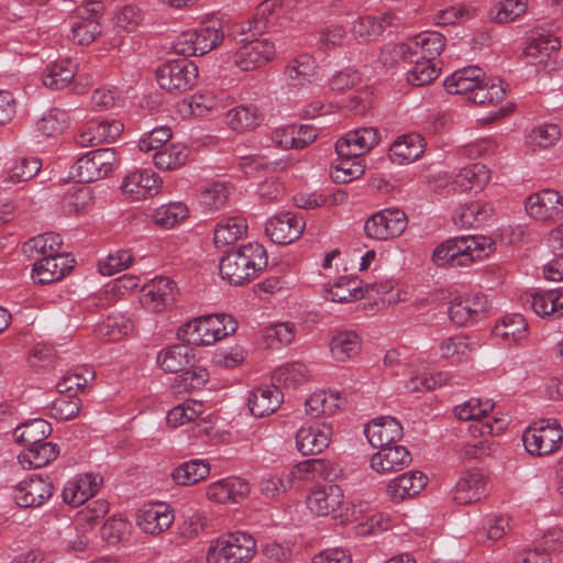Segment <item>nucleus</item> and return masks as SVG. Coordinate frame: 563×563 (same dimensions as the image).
<instances>
[{
	"instance_id": "nucleus-1",
	"label": "nucleus",
	"mask_w": 563,
	"mask_h": 563,
	"mask_svg": "<svg viewBox=\"0 0 563 563\" xmlns=\"http://www.w3.org/2000/svg\"><path fill=\"white\" fill-rule=\"evenodd\" d=\"M267 263L265 247L257 242H250L223 255L219 271L222 279L239 286L255 278Z\"/></svg>"
},
{
	"instance_id": "nucleus-2",
	"label": "nucleus",
	"mask_w": 563,
	"mask_h": 563,
	"mask_svg": "<svg viewBox=\"0 0 563 563\" xmlns=\"http://www.w3.org/2000/svg\"><path fill=\"white\" fill-rule=\"evenodd\" d=\"M492 241L485 236L462 235L449 239L435 247L432 261L437 266H468L488 255Z\"/></svg>"
},
{
	"instance_id": "nucleus-3",
	"label": "nucleus",
	"mask_w": 563,
	"mask_h": 563,
	"mask_svg": "<svg viewBox=\"0 0 563 563\" xmlns=\"http://www.w3.org/2000/svg\"><path fill=\"white\" fill-rule=\"evenodd\" d=\"M236 328V321L229 314H207L183 324L178 329L177 336L187 344L211 345L234 333Z\"/></svg>"
},
{
	"instance_id": "nucleus-4",
	"label": "nucleus",
	"mask_w": 563,
	"mask_h": 563,
	"mask_svg": "<svg viewBox=\"0 0 563 563\" xmlns=\"http://www.w3.org/2000/svg\"><path fill=\"white\" fill-rule=\"evenodd\" d=\"M495 404L490 399L471 398L454 408L455 417L462 421H472L468 431L472 437L497 435L507 426L504 418L490 416Z\"/></svg>"
},
{
	"instance_id": "nucleus-5",
	"label": "nucleus",
	"mask_w": 563,
	"mask_h": 563,
	"mask_svg": "<svg viewBox=\"0 0 563 563\" xmlns=\"http://www.w3.org/2000/svg\"><path fill=\"white\" fill-rule=\"evenodd\" d=\"M256 552L254 538L245 532L222 536L212 543L207 553V563H246Z\"/></svg>"
},
{
	"instance_id": "nucleus-6",
	"label": "nucleus",
	"mask_w": 563,
	"mask_h": 563,
	"mask_svg": "<svg viewBox=\"0 0 563 563\" xmlns=\"http://www.w3.org/2000/svg\"><path fill=\"white\" fill-rule=\"evenodd\" d=\"M329 463L322 459H311L298 463L289 472L280 475H269L262 479L260 490L267 498H274L291 488L296 479H314L327 476Z\"/></svg>"
},
{
	"instance_id": "nucleus-7",
	"label": "nucleus",
	"mask_w": 563,
	"mask_h": 563,
	"mask_svg": "<svg viewBox=\"0 0 563 563\" xmlns=\"http://www.w3.org/2000/svg\"><path fill=\"white\" fill-rule=\"evenodd\" d=\"M224 40V31L218 21L200 24L195 30L183 32L174 42V49L181 55H205Z\"/></svg>"
},
{
	"instance_id": "nucleus-8",
	"label": "nucleus",
	"mask_w": 563,
	"mask_h": 563,
	"mask_svg": "<svg viewBox=\"0 0 563 563\" xmlns=\"http://www.w3.org/2000/svg\"><path fill=\"white\" fill-rule=\"evenodd\" d=\"M189 352L186 344L173 345L158 354L157 363L165 372H183L180 377L186 388L199 389L207 383L208 372L205 368L186 369L190 362Z\"/></svg>"
},
{
	"instance_id": "nucleus-9",
	"label": "nucleus",
	"mask_w": 563,
	"mask_h": 563,
	"mask_svg": "<svg viewBox=\"0 0 563 563\" xmlns=\"http://www.w3.org/2000/svg\"><path fill=\"white\" fill-rule=\"evenodd\" d=\"M117 162V152L112 147L88 152L71 166L69 178L79 184L96 181L111 173Z\"/></svg>"
},
{
	"instance_id": "nucleus-10",
	"label": "nucleus",
	"mask_w": 563,
	"mask_h": 563,
	"mask_svg": "<svg viewBox=\"0 0 563 563\" xmlns=\"http://www.w3.org/2000/svg\"><path fill=\"white\" fill-rule=\"evenodd\" d=\"M563 431L556 420H542L529 427L522 434L528 453L548 455L555 452L562 442Z\"/></svg>"
},
{
	"instance_id": "nucleus-11",
	"label": "nucleus",
	"mask_w": 563,
	"mask_h": 563,
	"mask_svg": "<svg viewBox=\"0 0 563 563\" xmlns=\"http://www.w3.org/2000/svg\"><path fill=\"white\" fill-rule=\"evenodd\" d=\"M408 225L406 213L398 208H386L371 216L364 224L367 238L387 241L398 238Z\"/></svg>"
},
{
	"instance_id": "nucleus-12",
	"label": "nucleus",
	"mask_w": 563,
	"mask_h": 563,
	"mask_svg": "<svg viewBox=\"0 0 563 563\" xmlns=\"http://www.w3.org/2000/svg\"><path fill=\"white\" fill-rule=\"evenodd\" d=\"M198 78V67L188 59L170 60L156 70L158 86L168 92H185Z\"/></svg>"
},
{
	"instance_id": "nucleus-13",
	"label": "nucleus",
	"mask_w": 563,
	"mask_h": 563,
	"mask_svg": "<svg viewBox=\"0 0 563 563\" xmlns=\"http://www.w3.org/2000/svg\"><path fill=\"white\" fill-rule=\"evenodd\" d=\"M276 55V45L266 37L243 40L232 55L233 64L243 71L265 66Z\"/></svg>"
},
{
	"instance_id": "nucleus-14",
	"label": "nucleus",
	"mask_w": 563,
	"mask_h": 563,
	"mask_svg": "<svg viewBox=\"0 0 563 563\" xmlns=\"http://www.w3.org/2000/svg\"><path fill=\"white\" fill-rule=\"evenodd\" d=\"M53 490L54 486L47 477L32 475L13 488L12 498L21 508H36L52 497Z\"/></svg>"
},
{
	"instance_id": "nucleus-15",
	"label": "nucleus",
	"mask_w": 563,
	"mask_h": 563,
	"mask_svg": "<svg viewBox=\"0 0 563 563\" xmlns=\"http://www.w3.org/2000/svg\"><path fill=\"white\" fill-rule=\"evenodd\" d=\"M488 309L487 297L479 292L454 296L449 306L450 319L457 325H466L481 319Z\"/></svg>"
},
{
	"instance_id": "nucleus-16",
	"label": "nucleus",
	"mask_w": 563,
	"mask_h": 563,
	"mask_svg": "<svg viewBox=\"0 0 563 563\" xmlns=\"http://www.w3.org/2000/svg\"><path fill=\"white\" fill-rule=\"evenodd\" d=\"M123 129L124 125L119 120H90L79 130L76 135V143L81 147L110 143L120 136Z\"/></svg>"
},
{
	"instance_id": "nucleus-17",
	"label": "nucleus",
	"mask_w": 563,
	"mask_h": 563,
	"mask_svg": "<svg viewBox=\"0 0 563 563\" xmlns=\"http://www.w3.org/2000/svg\"><path fill=\"white\" fill-rule=\"evenodd\" d=\"M137 527L147 534L158 536L170 528L174 510L165 503L146 504L136 512Z\"/></svg>"
},
{
	"instance_id": "nucleus-18",
	"label": "nucleus",
	"mask_w": 563,
	"mask_h": 563,
	"mask_svg": "<svg viewBox=\"0 0 563 563\" xmlns=\"http://www.w3.org/2000/svg\"><path fill=\"white\" fill-rule=\"evenodd\" d=\"M305 221L291 212H282L268 220L265 227L266 235L276 244H290L303 232Z\"/></svg>"
},
{
	"instance_id": "nucleus-19",
	"label": "nucleus",
	"mask_w": 563,
	"mask_h": 563,
	"mask_svg": "<svg viewBox=\"0 0 563 563\" xmlns=\"http://www.w3.org/2000/svg\"><path fill=\"white\" fill-rule=\"evenodd\" d=\"M487 494L486 476L479 470L472 468L461 474L452 490V498L459 505H470Z\"/></svg>"
},
{
	"instance_id": "nucleus-20",
	"label": "nucleus",
	"mask_w": 563,
	"mask_h": 563,
	"mask_svg": "<svg viewBox=\"0 0 563 563\" xmlns=\"http://www.w3.org/2000/svg\"><path fill=\"white\" fill-rule=\"evenodd\" d=\"M379 142L377 129L368 126L350 131L335 143L339 156H361L369 152Z\"/></svg>"
},
{
	"instance_id": "nucleus-21",
	"label": "nucleus",
	"mask_w": 563,
	"mask_h": 563,
	"mask_svg": "<svg viewBox=\"0 0 563 563\" xmlns=\"http://www.w3.org/2000/svg\"><path fill=\"white\" fill-rule=\"evenodd\" d=\"M525 207L536 220H553L563 213V197L556 190L544 189L530 195Z\"/></svg>"
},
{
	"instance_id": "nucleus-22",
	"label": "nucleus",
	"mask_w": 563,
	"mask_h": 563,
	"mask_svg": "<svg viewBox=\"0 0 563 563\" xmlns=\"http://www.w3.org/2000/svg\"><path fill=\"white\" fill-rule=\"evenodd\" d=\"M99 8H80L71 18V40L78 45H89L102 33Z\"/></svg>"
},
{
	"instance_id": "nucleus-23",
	"label": "nucleus",
	"mask_w": 563,
	"mask_h": 563,
	"mask_svg": "<svg viewBox=\"0 0 563 563\" xmlns=\"http://www.w3.org/2000/svg\"><path fill=\"white\" fill-rule=\"evenodd\" d=\"M332 427L316 422L301 427L296 433V448L302 455L319 454L329 446Z\"/></svg>"
},
{
	"instance_id": "nucleus-24",
	"label": "nucleus",
	"mask_w": 563,
	"mask_h": 563,
	"mask_svg": "<svg viewBox=\"0 0 563 563\" xmlns=\"http://www.w3.org/2000/svg\"><path fill=\"white\" fill-rule=\"evenodd\" d=\"M159 181L152 169H137L124 177L121 189L132 200H143L158 192Z\"/></svg>"
},
{
	"instance_id": "nucleus-25",
	"label": "nucleus",
	"mask_w": 563,
	"mask_h": 563,
	"mask_svg": "<svg viewBox=\"0 0 563 563\" xmlns=\"http://www.w3.org/2000/svg\"><path fill=\"white\" fill-rule=\"evenodd\" d=\"M249 493V483L234 476L213 482L206 488L207 498L217 504L240 503Z\"/></svg>"
},
{
	"instance_id": "nucleus-26",
	"label": "nucleus",
	"mask_w": 563,
	"mask_h": 563,
	"mask_svg": "<svg viewBox=\"0 0 563 563\" xmlns=\"http://www.w3.org/2000/svg\"><path fill=\"white\" fill-rule=\"evenodd\" d=\"M561 47V41L552 35H539L532 37L523 49V58L527 64L541 67L545 71L554 69L550 67L552 55Z\"/></svg>"
},
{
	"instance_id": "nucleus-27",
	"label": "nucleus",
	"mask_w": 563,
	"mask_h": 563,
	"mask_svg": "<svg viewBox=\"0 0 563 563\" xmlns=\"http://www.w3.org/2000/svg\"><path fill=\"white\" fill-rule=\"evenodd\" d=\"M102 476L87 473L68 481L63 489V499L73 507H79L97 494Z\"/></svg>"
},
{
	"instance_id": "nucleus-28",
	"label": "nucleus",
	"mask_w": 563,
	"mask_h": 563,
	"mask_svg": "<svg viewBox=\"0 0 563 563\" xmlns=\"http://www.w3.org/2000/svg\"><path fill=\"white\" fill-rule=\"evenodd\" d=\"M364 433L373 448L397 443L402 438V427L393 417H379L365 426Z\"/></svg>"
},
{
	"instance_id": "nucleus-29",
	"label": "nucleus",
	"mask_w": 563,
	"mask_h": 563,
	"mask_svg": "<svg viewBox=\"0 0 563 563\" xmlns=\"http://www.w3.org/2000/svg\"><path fill=\"white\" fill-rule=\"evenodd\" d=\"M378 449L379 451L371 459V467L377 473L401 471L412 461L409 450L404 445L395 443Z\"/></svg>"
},
{
	"instance_id": "nucleus-30",
	"label": "nucleus",
	"mask_w": 563,
	"mask_h": 563,
	"mask_svg": "<svg viewBox=\"0 0 563 563\" xmlns=\"http://www.w3.org/2000/svg\"><path fill=\"white\" fill-rule=\"evenodd\" d=\"M283 400V391L277 386H260L250 391L247 407L254 417L262 418L274 413Z\"/></svg>"
},
{
	"instance_id": "nucleus-31",
	"label": "nucleus",
	"mask_w": 563,
	"mask_h": 563,
	"mask_svg": "<svg viewBox=\"0 0 563 563\" xmlns=\"http://www.w3.org/2000/svg\"><path fill=\"white\" fill-rule=\"evenodd\" d=\"M71 262L73 260L62 252L47 258H40L34 263L32 278L42 285L57 282L70 272Z\"/></svg>"
},
{
	"instance_id": "nucleus-32",
	"label": "nucleus",
	"mask_w": 563,
	"mask_h": 563,
	"mask_svg": "<svg viewBox=\"0 0 563 563\" xmlns=\"http://www.w3.org/2000/svg\"><path fill=\"white\" fill-rule=\"evenodd\" d=\"M175 283L167 277H156L142 288V305L152 311H162L174 301Z\"/></svg>"
},
{
	"instance_id": "nucleus-33",
	"label": "nucleus",
	"mask_w": 563,
	"mask_h": 563,
	"mask_svg": "<svg viewBox=\"0 0 563 563\" xmlns=\"http://www.w3.org/2000/svg\"><path fill=\"white\" fill-rule=\"evenodd\" d=\"M424 148V137L418 133H409L394 141L389 147L388 156L393 163L410 164L422 156Z\"/></svg>"
},
{
	"instance_id": "nucleus-34",
	"label": "nucleus",
	"mask_w": 563,
	"mask_h": 563,
	"mask_svg": "<svg viewBox=\"0 0 563 563\" xmlns=\"http://www.w3.org/2000/svg\"><path fill=\"white\" fill-rule=\"evenodd\" d=\"M343 497V490L339 485H324L311 490L307 497V506L318 516H328L338 509Z\"/></svg>"
},
{
	"instance_id": "nucleus-35",
	"label": "nucleus",
	"mask_w": 563,
	"mask_h": 563,
	"mask_svg": "<svg viewBox=\"0 0 563 563\" xmlns=\"http://www.w3.org/2000/svg\"><path fill=\"white\" fill-rule=\"evenodd\" d=\"M225 120L230 130L244 133L258 128L264 121V114L253 103L239 104L227 111Z\"/></svg>"
},
{
	"instance_id": "nucleus-36",
	"label": "nucleus",
	"mask_w": 563,
	"mask_h": 563,
	"mask_svg": "<svg viewBox=\"0 0 563 563\" xmlns=\"http://www.w3.org/2000/svg\"><path fill=\"white\" fill-rule=\"evenodd\" d=\"M78 71V63L70 58L58 59L46 65L42 74L43 85L52 90L66 88Z\"/></svg>"
},
{
	"instance_id": "nucleus-37",
	"label": "nucleus",
	"mask_w": 563,
	"mask_h": 563,
	"mask_svg": "<svg viewBox=\"0 0 563 563\" xmlns=\"http://www.w3.org/2000/svg\"><path fill=\"white\" fill-rule=\"evenodd\" d=\"M426 485L427 476L424 474L418 471L407 472L390 481L386 494L390 500L399 503L419 494Z\"/></svg>"
},
{
	"instance_id": "nucleus-38",
	"label": "nucleus",
	"mask_w": 563,
	"mask_h": 563,
	"mask_svg": "<svg viewBox=\"0 0 563 563\" xmlns=\"http://www.w3.org/2000/svg\"><path fill=\"white\" fill-rule=\"evenodd\" d=\"M406 45L410 48V59L418 56L435 60L445 46V37L435 31H424L410 38Z\"/></svg>"
},
{
	"instance_id": "nucleus-39",
	"label": "nucleus",
	"mask_w": 563,
	"mask_h": 563,
	"mask_svg": "<svg viewBox=\"0 0 563 563\" xmlns=\"http://www.w3.org/2000/svg\"><path fill=\"white\" fill-rule=\"evenodd\" d=\"M26 448L18 455V461L23 468L44 467L59 454L57 444L43 441L34 445H25Z\"/></svg>"
},
{
	"instance_id": "nucleus-40",
	"label": "nucleus",
	"mask_w": 563,
	"mask_h": 563,
	"mask_svg": "<svg viewBox=\"0 0 563 563\" xmlns=\"http://www.w3.org/2000/svg\"><path fill=\"white\" fill-rule=\"evenodd\" d=\"M485 76L482 68L467 66L455 70L444 80V87L452 95H467L473 92L478 82Z\"/></svg>"
},
{
	"instance_id": "nucleus-41",
	"label": "nucleus",
	"mask_w": 563,
	"mask_h": 563,
	"mask_svg": "<svg viewBox=\"0 0 563 563\" xmlns=\"http://www.w3.org/2000/svg\"><path fill=\"white\" fill-rule=\"evenodd\" d=\"M493 212L490 203L473 201L459 207L453 214V221L460 228H477L485 224Z\"/></svg>"
},
{
	"instance_id": "nucleus-42",
	"label": "nucleus",
	"mask_w": 563,
	"mask_h": 563,
	"mask_svg": "<svg viewBox=\"0 0 563 563\" xmlns=\"http://www.w3.org/2000/svg\"><path fill=\"white\" fill-rule=\"evenodd\" d=\"M63 241L59 234L47 232L26 241L22 252L30 260L37 262L40 258H47L60 253Z\"/></svg>"
},
{
	"instance_id": "nucleus-43",
	"label": "nucleus",
	"mask_w": 563,
	"mask_h": 563,
	"mask_svg": "<svg viewBox=\"0 0 563 563\" xmlns=\"http://www.w3.org/2000/svg\"><path fill=\"white\" fill-rule=\"evenodd\" d=\"M361 338L355 331H340L330 341V352L334 361L344 363L361 351Z\"/></svg>"
},
{
	"instance_id": "nucleus-44",
	"label": "nucleus",
	"mask_w": 563,
	"mask_h": 563,
	"mask_svg": "<svg viewBox=\"0 0 563 563\" xmlns=\"http://www.w3.org/2000/svg\"><path fill=\"white\" fill-rule=\"evenodd\" d=\"M489 179V172L483 164H470L462 168L452 181L454 191L481 190Z\"/></svg>"
},
{
	"instance_id": "nucleus-45",
	"label": "nucleus",
	"mask_w": 563,
	"mask_h": 563,
	"mask_svg": "<svg viewBox=\"0 0 563 563\" xmlns=\"http://www.w3.org/2000/svg\"><path fill=\"white\" fill-rule=\"evenodd\" d=\"M52 431L53 429L48 421L36 418L19 424L13 431V438L20 444L34 445L45 441Z\"/></svg>"
},
{
	"instance_id": "nucleus-46",
	"label": "nucleus",
	"mask_w": 563,
	"mask_h": 563,
	"mask_svg": "<svg viewBox=\"0 0 563 563\" xmlns=\"http://www.w3.org/2000/svg\"><path fill=\"white\" fill-rule=\"evenodd\" d=\"M284 10L282 0H265L255 11L253 19L250 21V31L254 34L263 33L265 30L274 27L278 24Z\"/></svg>"
},
{
	"instance_id": "nucleus-47",
	"label": "nucleus",
	"mask_w": 563,
	"mask_h": 563,
	"mask_svg": "<svg viewBox=\"0 0 563 563\" xmlns=\"http://www.w3.org/2000/svg\"><path fill=\"white\" fill-rule=\"evenodd\" d=\"M474 349L473 341L462 334L449 336L442 340L439 345L441 357L450 361L451 364H459L467 360Z\"/></svg>"
},
{
	"instance_id": "nucleus-48",
	"label": "nucleus",
	"mask_w": 563,
	"mask_h": 563,
	"mask_svg": "<svg viewBox=\"0 0 563 563\" xmlns=\"http://www.w3.org/2000/svg\"><path fill=\"white\" fill-rule=\"evenodd\" d=\"M210 474V464L207 460L195 459L186 461L172 472L173 481L183 486L195 485Z\"/></svg>"
},
{
	"instance_id": "nucleus-49",
	"label": "nucleus",
	"mask_w": 563,
	"mask_h": 563,
	"mask_svg": "<svg viewBox=\"0 0 563 563\" xmlns=\"http://www.w3.org/2000/svg\"><path fill=\"white\" fill-rule=\"evenodd\" d=\"M247 223L242 217H230L220 221L214 230L213 242L217 247L235 243L246 235Z\"/></svg>"
},
{
	"instance_id": "nucleus-50",
	"label": "nucleus",
	"mask_w": 563,
	"mask_h": 563,
	"mask_svg": "<svg viewBox=\"0 0 563 563\" xmlns=\"http://www.w3.org/2000/svg\"><path fill=\"white\" fill-rule=\"evenodd\" d=\"M493 333L506 342H519L527 336L528 323L520 313L507 314L495 324Z\"/></svg>"
},
{
	"instance_id": "nucleus-51",
	"label": "nucleus",
	"mask_w": 563,
	"mask_h": 563,
	"mask_svg": "<svg viewBox=\"0 0 563 563\" xmlns=\"http://www.w3.org/2000/svg\"><path fill=\"white\" fill-rule=\"evenodd\" d=\"M316 75V60L308 54L291 59L285 68V76L294 87L310 82Z\"/></svg>"
},
{
	"instance_id": "nucleus-52",
	"label": "nucleus",
	"mask_w": 563,
	"mask_h": 563,
	"mask_svg": "<svg viewBox=\"0 0 563 563\" xmlns=\"http://www.w3.org/2000/svg\"><path fill=\"white\" fill-rule=\"evenodd\" d=\"M230 188L224 181H213L202 186L198 191L199 203L208 211H217L225 207L230 197Z\"/></svg>"
},
{
	"instance_id": "nucleus-53",
	"label": "nucleus",
	"mask_w": 563,
	"mask_h": 563,
	"mask_svg": "<svg viewBox=\"0 0 563 563\" xmlns=\"http://www.w3.org/2000/svg\"><path fill=\"white\" fill-rule=\"evenodd\" d=\"M325 292V299L339 303L351 302L364 297L361 280L349 277H341Z\"/></svg>"
},
{
	"instance_id": "nucleus-54",
	"label": "nucleus",
	"mask_w": 563,
	"mask_h": 563,
	"mask_svg": "<svg viewBox=\"0 0 563 563\" xmlns=\"http://www.w3.org/2000/svg\"><path fill=\"white\" fill-rule=\"evenodd\" d=\"M506 97V89L500 79L484 76L468 96V100L476 104H492L500 102Z\"/></svg>"
},
{
	"instance_id": "nucleus-55",
	"label": "nucleus",
	"mask_w": 563,
	"mask_h": 563,
	"mask_svg": "<svg viewBox=\"0 0 563 563\" xmlns=\"http://www.w3.org/2000/svg\"><path fill=\"white\" fill-rule=\"evenodd\" d=\"M411 67L407 69V80L412 86H423L438 78L440 69L434 60L418 56L407 59Z\"/></svg>"
},
{
	"instance_id": "nucleus-56",
	"label": "nucleus",
	"mask_w": 563,
	"mask_h": 563,
	"mask_svg": "<svg viewBox=\"0 0 563 563\" xmlns=\"http://www.w3.org/2000/svg\"><path fill=\"white\" fill-rule=\"evenodd\" d=\"M189 151L181 144H172L153 155L154 165L162 170H174L184 166L188 159Z\"/></svg>"
},
{
	"instance_id": "nucleus-57",
	"label": "nucleus",
	"mask_w": 563,
	"mask_h": 563,
	"mask_svg": "<svg viewBox=\"0 0 563 563\" xmlns=\"http://www.w3.org/2000/svg\"><path fill=\"white\" fill-rule=\"evenodd\" d=\"M189 209L185 203L170 202L157 208L153 212L152 219L162 229H172L187 219Z\"/></svg>"
},
{
	"instance_id": "nucleus-58",
	"label": "nucleus",
	"mask_w": 563,
	"mask_h": 563,
	"mask_svg": "<svg viewBox=\"0 0 563 563\" xmlns=\"http://www.w3.org/2000/svg\"><path fill=\"white\" fill-rule=\"evenodd\" d=\"M361 156H339L333 164L332 178L338 183H349L364 174Z\"/></svg>"
},
{
	"instance_id": "nucleus-59",
	"label": "nucleus",
	"mask_w": 563,
	"mask_h": 563,
	"mask_svg": "<svg viewBox=\"0 0 563 563\" xmlns=\"http://www.w3.org/2000/svg\"><path fill=\"white\" fill-rule=\"evenodd\" d=\"M527 11V0H503L495 3L488 12L492 21L512 22Z\"/></svg>"
},
{
	"instance_id": "nucleus-60",
	"label": "nucleus",
	"mask_w": 563,
	"mask_h": 563,
	"mask_svg": "<svg viewBox=\"0 0 563 563\" xmlns=\"http://www.w3.org/2000/svg\"><path fill=\"white\" fill-rule=\"evenodd\" d=\"M69 122V115L66 110L54 108L48 110L37 122L38 132L47 137L63 133Z\"/></svg>"
},
{
	"instance_id": "nucleus-61",
	"label": "nucleus",
	"mask_w": 563,
	"mask_h": 563,
	"mask_svg": "<svg viewBox=\"0 0 563 563\" xmlns=\"http://www.w3.org/2000/svg\"><path fill=\"white\" fill-rule=\"evenodd\" d=\"M558 287L549 290H537L531 295V308L540 317H550L556 319V310L559 309Z\"/></svg>"
},
{
	"instance_id": "nucleus-62",
	"label": "nucleus",
	"mask_w": 563,
	"mask_h": 563,
	"mask_svg": "<svg viewBox=\"0 0 563 563\" xmlns=\"http://www.w3.org/2000/svg\"><path fill=\"white\" fill-rule=\"evenodd\" d=\"M202 412V402L186 401L170 409L166 419L169 426L176 428L199 418Z\"/></svg>"
},
{
	"instance_id": "nucleus-63",
	"label": "nucleus",
	"mask_w": 563,
	"mask_h": 563,
	"mask_svg": "<svg viewBox=\"0 0 563 563\" xmlns=\"http://www.w3.org/2000/svg\"><path fill=\"white\" fill-rule=\"evenodd\" d=\"M41 167L42 162L37 157H20L10 167L9 177L13 183L27 181L37 175Z\"/></svg>"
},
{
	"instance_id": "nucleus-64",
	"label": "nucleus",
	"mask_w": 563,
	"mask_h": 563,
	"mask_svg": "<svg viewBox=\"0 0 563 563\" xmlns=\"http://www.w3.org/2000/svg\"><path fill=\"white\" fill-rule=\"evenodd\" d=\"M130 325L123 318L108 317L96 328V334L106 342H115L128 334Z\"/></svg>"
}]
</instances>
